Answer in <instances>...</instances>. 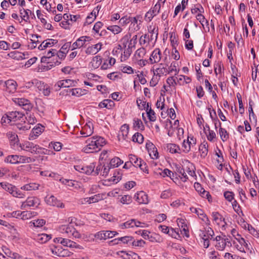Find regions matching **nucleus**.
I'll return each mask as SVG.
<instances>
[{
	"instance_id": "nucleus-1",
	"label": "nucleus",
	"mask_w": 259,
	"mask_h": 259,
	"mask_svg": "<svg viewBox=\"0 0 259 259\" xmlns=\"http://www.w3.org/2000/svg\"><path fill=\"white\" fill-rule=\"evenodd\" d=\"M87 145L83 148L85 153H91L100 150L106 144L105 140L100 136H94L86 141Z\"/></svg>"
},
{
	"instance_id": "nucleus-2",
	"label": "nucleus",
	"mask_w": 259,
	"mask_h": 259,
	"mask_svg": "<svg viewBox=\"0 0 259 259\" xmlns=\"http://www.w3.org/2000/svg\"><path fill=\"white\" fill-rule=\"evenodd\" d=\"M19 147L21 150L29 152L33 154H47L46 152L48 151V150L29 141H25L20 144Z\"/></svg>"
},
{
	"instance_id": "nucleus-3",
	"label": "nucleus",
	"mask_w": 259,
	"mask_h": 259,
	"mask_svg": "<svg viewBox=\"0 0 259 259\" xmlns=\"http://www.w3.org/2000/svg\"><path fill=\"white\" fill-rule=\"evenodd\" d=\"M40 203V199L35 196H30L27 198L25 201L22 203L21 208L22 209H27L31 207L37 208Z\"/></svg>"
},
{
	"instance_id": "nucleus-4",
	"label": "nucleus",
	"mask_w": 259,
	"mask_h": 259,
	"mask_svg": "<svg viewBox=\"0 0 259 259\" xmlns=\"http://www.w3.org/2000/svg\"><path fill=\"white\" fill-rule=\"evenodd\" d=\"M216 241L215 247L219 250H224L226 246L231 247L232 244L230 239L226 235L217 236L214 239Z\"/></svg>"
},
{
	"instance_id": "nucleus-5",
	"label": "nucleus",
	"mask_w": 259,
	"mask_h": 259,
	"mask_svg": "<svg viewBox=\"0 0 259 259\" xmlns=\"http://www.w3.org/2000/svg\"><path fill=\"white\" fill-rule=\"evenodd\" d=\"M168 60L169 59L166 56L164 57V58L162 60L163 63H160L158 65V67L156 68L154 70V74L155 75L161 77L162 76H165L167 74H168L167 69V66H168Z\"/></svg>"
},
{
	"instance_id": "nucleus-6",
	"label": "nucleus",
	"mask_w": 259,
	"mask_h": 259,
	"mask_svg": "<svg viewBox=\"0 0 259 259\" xmlns=\"http://www.w3.org/2000/svg\"><path fill=\"white\" fill-rule=\"evenodd\" d=\"M118 234L116 231L104 230L97 232L94 236L97 239L101 240L112 238Z\"/></svg>"
},
{
	"instance_id": "nucleus-7",
	"label": "nucleus",
	"mask_w": 259,
	"mask_h": 259,
	"mask_svg": "<svg viewBox=\"0 0 259 259\" xmlns=\"http://www.w3.org/2000/svg\"><path fill=\"white\" fill-rule=\"evenodd\" d=\"M95 167V165L94 163H91L89 165L86 166L81 164L74 166L76 170L87 175H90L93 172Z\"/></svg>"
},
{
	"instance_id": "nucleus-8",
	"label": "nucleus",
	"mask_w": 259,
	"mask_h": 259,
	"mask_svg": "<svg viewBox=\"0 0 259 259\" xmlns=\"http://www.w3.org/2000/svg\"><path fill=\"white\" fill-rule=\"evenodd\" d=\"M160 8V3H157L153 8H151L146 13L145 16V20L148 21H150L154 16H156L159 13Z\"/></svg>"
},
{
	"instance_id": "nucleus-9",
	"label": "nucleus",
	"mask_w": 259,
	"mask_h": 259,
	"mask_svg": "<svg viewBox=\"0 0 259 259\" xmlns=\"http://www.w3.org/2000/svg\"><path fill=\"white\" fill-rule=\"evenodd\" d=\"M14 101L26 111H30L33 107L31 103L28 100L24 98H16Z\"/></svg>"
},
{
	"instance_id": "nucleus-10",
	"label": "nucleus",
	"mask_w": 259,
	"mask_h": 259,
	"mask_svg": "<svg viewBox=\"0 0 259 259\" xmlns=\"http://www.w3.org/2000/svg\"><path fill=\"white\" fill-rule=\"evenodd\" d=\"M102 196L100 194H98L90 197L81 198L79 200V202L81 204H91L97 202L102 200Z\"/></svg>"
},
{
	"instance_id": "nucleus-11",
	"label": "nucleus",
	"mask_w": 259,
	"mask_h": 259,
	"mask_svg": "<svg viewBox=\"0 0 259 259\" xmlns=\"http://www.w3.org/2000/svg\"><path fill=\"white\" fill-rule=\"evenodd\" d=\"M162 58V55L159 49H155L151 53L150 58L149 62L150 64H153L159 62Z\"/></svg>"
},
{
	"instance_id": "nucleus-12",
	"label": "nucleus",
	"mask_w": 259,
	"mask_h": 259,
	"mask_svg": "<svg viewBox=\"0 0 259 259\" xmlns=\"http://www.w3.org/2000/svg\"><path fill=\"white\" fill-rule=\"evenodd\" d=\"M93 124L92 122H87L80 131V134L83 137H86L91 136L93 133Z\"/></svg>"
},
{
	"instance_id": "nucleus-13",
	"label": "nucleus",
	"mask_w": 259,
	"mask_h": 259,
	"mask_svg": "<svg viewBox=\"0 0 259 259\" xmlns=\"http://www.w3.org/2000/svg\"><path fill=\"white\" fill-rule=\"evenodd\" d=\"M232 235L239 243L241 246H244L246 249H249L248 244L246 242L245 239L242 238L238 232L235 229H232L231 231Z\"/></svg>"
},
{
	"instance_id": "nucleus-14",
	"label": "nucleus",
	"mask_w": 259,
	"mask_h": 259,
	"mask_svg": "<svg viewBox=\"0 0 259 259\" xmlns=\"http://www.w3.org/2000/svg\"><path fill=\"white\" fill-rule=\"evenodd\" d=\"M6 91L9 93H14L17 89V83L13 79H9L5 82Z\"/></svg>"
},
{
	"instance_id": "nucleus-15",
	"label": "nucleus",
	"mask_w": 259,
	"mask_h": 259,
	"mask_svg": "<svg viewBox=\"0 0 259 259\" xmlns=\"http://www.w3.org/2000/svg\"><path fill=\"white\" fill-rule=\"evenodd\" d=\"M45 201L47 203L50 205L61 208L64 207V204L58 201L57 198L53 195L49 197H46Z\"/></svg>"
},
{
	"instance_id": "nucleus-16",
	"label": "nucleus",
	"mask_w": 259,
	"mask_h": 259,
	"mask_svg": "<svg viewBox=\"0 0 259 259\" xmlns=\"http://www.w3.org/2000/svg\"><path fill=\"white\" fill-rule=\"evenodd\" d=\"M74 84V81L71 79H65L58 81L55 87L56 90H60L61 88H69Z\"/></svg>"
},
{
	"instance_id": "nucleus-17",
	"label": "nucleus",
	"mask_w": 259,
	"mask_h": 259,
	"mask_svg": "<svg viewBox=\"0 0 259 259\" xmlns=\"http://www.w3.org/2000/svg\"><path fill=\"white\" fill-rule=\"evenodd\" d=\"M117 254L124 259H141L140 257L136 253L125 251H120L117 252Z\"/></svg>"
},
{
	"instance_id": "nucleus-18",
	"label": "nucleus",
	"mask_w": 259,
	"mask_h": 259,
	"mask_svg": "<svg viewBox=\"0 0 259 259\" xmlns=\"http://www.w3.org/2000/svg\"><path fill=\"white\" fill-rule=\"evenodd\" d=\"M135 197L139 204H147L149 202L148 195L143 191L137 193Z\"/></svg>"
},
{
	"instance_id": "nucleus-19",
	"label": "nucleus",
	"mask_w": 259,
	"mask_h": 259,
	"mask_svg": "<svg viewBox=\"0 0 259 259\" xmlns=\"http://www.w3.org/2000/svg\"><path fill=\"white\" fill-rule=\"evenodd\" d=\"M60 243L64 246L69 247L71 248H76L78 249H82V247L77 244L75 242L66 238H59Z\"/></svg>"
},
{
	"instance_id": "nucleus-20",
	"label": "nucleus",
	"mask_w": 259,
	"mask_h": 259,
	"mask_svg": "<svg viewBox=\"0 0 259 259\" xmlns=\"http://www.w3.org/2000/svg\"><path fill=\"white\" fill-rule=\"evenodd\" d=\"M129 131V126L127 124H124L122 125L118 133L119 140H126L127 138Z\"/></svg>"
},
{
	"instance_id": "nucleus-21",
	"label": "nucleus",
	"mask_w": 259,
	"mask_h": 259,
	"mask_svg": "<svg viewBox=\"0 0 259 259\" xmlns=\"http://www.w3.org/2000/svg\"><path fill=\"white\" fill-rule=\"evenodd\" d=\"M102 46V44L101 42L90 46L86 49L85 53L92 55L96 54L101 50Z\"/></svg>"
},
{
	"instance_id": "nucleus-22",
	"label": "nucleus",
	"mask_w": 259,
	"mask_h": 259,
	"mask_svg": "<svg viewBox=\"0 0 259 259\" xmlns=\"http://www.w3.org/2000/svg\"><path fill=\"white\" fill-rule=\"evenodd\" d=\"M36 84L37 86V88L40 91H42V94L45 96H49L50 93V87L47 85L44 84V82L41 81H37L36 82Z\"/></svg>"
},
{
	"instance_id": "nucleus-23",
	"label": "nucleus",
	"mask_w": 259,
	"mask_h": 259,
	"mask_svg": "<svg viewBox=\"0 0 259 259\" xmlns=\"http://www.w3.org/2000/svg\"><path fill=\"white\" fill-rule=\"evenodd\" d=\"M52 252L53 254L59 256H69L71 254V252L67 249L58 248L57 247L52 249Z\"/></svg>"
},
{
	"instance_id": "nucleus-24",
	"label": "nucleus",
	"mask_w": 259,
	"mask_h": 259,
	"mask_svg": "<svg viewBox=\"0 0 259 259\" xmlns=\"http://www.w3.org/2000/svg\"><path fill=\"white\" fill-rule=\"evenodd\" d=\"M44 127L42 126L34 127L29 135V139L32 140L36 139L43 131Z\"/></svg>"
},
{
	"instance_id": "nucleus-25",
	"label": "nucleus",
	"mask_w": 259,
	"mask_h": 259,
	"mask_svg": "<svg viewBox=\"0 0 259 259\" xmlns=\"http://www.w3.org/2000/svg\"><path fill=\"white\" fill-rule=\"evenodd\" d=\"M9 118L11 121H17L23 119L24 114L18 111H12L9 113Z\"/></svg>"
},
{
	"instance_id": "nucleus-26",
	"label": "nucleus",
	"mask_w": 259,
	"mask_h": 259,
	"mask_svg": "<svg viewBox=\"0 0 259 259\" xmlns=\"http://www.w3.org/2000/svg\"><path fill=\"white\" fill-rule=\"evenodd\" d=\"M134 48L133 46L128 45V47L126 49L123 50L122 52H121V56L120 60L121 61H126L130 56L131 54L132 53V48Z\"/></svg>"
},
{
	"instance_id": "nucleus-27",
	"label": "nucleus",
	"mask_w": 259,
	"mask_h": 259,
	"mask_svg": "<svg viewBox=\"0 0 259 259\" xmlns=\"http://www.w3.org/2000/svg\"><path fill=\"white\" fill-rule=\"evenodd\" d=\"M199 151L200 153V156L202 158H204L207 155L208 153V144L206 142L201 143L199 147Z\"/></svg>"
},
{
	"instance_id": "nucleus-28",
	"label": "nucleus",
	"mask_w": 259,
	"mask_h": 259,
	"mask_svg": "<svg viewBox=\"0 0 259 259\" xmlns=\"http://www.w3.org/2000/svg\"><path fill=\"white\" fill-rule=\"evenodd\" d=\"M219 121V125L220 126L219 128V134L221 137V140L223 142L226 141L229 138V133L224 128L221 127V123Z\"/></svg>"
},
{
	"instance_id": "nucleus-29",
	"label": "nucleus",
	"mask_w": 259,
	"mask_h": 259,
	"mask_svg": "<svg viewBox=\"0 0 259 259\" xmlns=\"http://www.w3.org/2000/svg\"><path fill=\"white\" fill-rule=\"evenodd\" d=\"M167 69L168 74L171 73L173 72H175V75L178 74L179 72V69L178 68V63L176 61H172L169 66H167Z\"/></svg>"
},
{
	"instance_id": "nucleus-30",
	"label": "nucleus",
	"mask_w": 259,
	"mask_h": 259,
	"mask_svg": "<svg viewBox=\"0 0 259 259\" xmlns=\"http://www.w3.org/2000/svg\"><path fill=\"white\" fill-rule=\"evenodd\" d=\"M114 105V102L112 100L110 99H105L99 103V106L101 108L111 109Z\"/></svg>"
},
{
	"instance_id": "nucleus-31",
	"label": "nucleus",
	"mask_w": 259,
	"mask_h": 259,
	"mask_svg": "<svg viewBox=\"0 0 259 259\" xmlns=\"http://www.w3.org/2000/svg\"><path fill=\"white\" fill-rule=\"evenodd\" d=\"M167 150L171 153H181V150L180 147L175 144H167Z\"/></svg>"
},
{
	"instance_id": "nucleus-32",
	"label": "nucleus",
	"mask_w": 259,
	"mask_h": 259,
	"mask_svg": "<svg viewBox=\"0 0 259 259\" xmlns=\"http://www.w3.org/2000/svg\"><path fill=\"white\" fill-rule=\"evenodd\" d=\"M131 25L129 28L130 30L136 31L140 29L139 26V23L138 24V21L136 20V18L134 17H130Z\"/></svg>"
},
{
	"instance_id": "nucleus-33",
	"label": "nucleus",
	"mask_w": 259,
	"mask_h": 259,
	"mask_svg": "<svg viewBox=\"0 0 259 259\" xmlns=\"http://www.w3.org/2000/svg\"><path fill=\"white\" fill-rule=\"evenodd\" d=\"M51 238V235L46 234H38L36 237V240L40 243H45Z\"/></svg>"
},
{
	"instance_id": "nucleus-34",
	"label": "nucleus",
	"mask_w": 259,
	"mask_h": 259,
	"mask_svg": "<svg viewBox=\"0 0 259 259\" xmlns=\"http://www.w3.org/2000/svg\"><path fill=\"white\" fill-rule=\"evenodd\" d=\"M39 184L35 183H31L26 184L21 187V189L25 191H31L38 189Z\"/></svg>"
},
{
	"instance_id": "nucleus-35",
	"label": "nucleus",
	"mask_w": 259,
	"mask_h": 259,
	"mask_svg": "<svg viewBox=\"0 0 259 259\" xmlns=\"http://www.w3.org/2000/svg\"><path fill=\"white\" fill-rule=\"evenodd\" d=\"M146 53V51L144 48H141L138 49L134 55L136 60L143 59Z\"/></svg>"
},
{
	"instance_id": "nucleus-36",
	"label": "nucleus",
	"mask_w": 259,
	"mask_h": 259,
	"mask_svg": "<svg viewBox=\"0 0 259 259\" xmlns=\"http://www.w3.org/2000/svg\"><path fill=\"white\" fill-rule=\"evenodd\" d=\"M129 162L131 163L132 165L138 167L139 164L141 162V159L138 158V157L135 155L130 154L129 156Z\"/></svg>"
},
{
	"instance_id": "nucleus-37",
	"label": "nucleus",
	"mask_w": 259,
	"mask_h": 259,
	"mask_svg": "<svg viewBox=\"0 0 259 259\" xmlns=\"http://www.w3.org/2000/svg\"><path fill=\"white\" fill-rule=\"evenodd\" d=\"M21 219L23 220L30 219L36 214V212L35 211L28 210L21 211Z\"/></svg>"
},
{
	"instance_id": "nucleus-38",
	"label": "nucleus",
	"mask_w": 259,
	"mask_h": 259,
	"mask_svg": "<svg viewBox=\"0 0 259 259\" xmlns=\"http://www.w3.org/2000/svg\"><path fill=\"white\" fill-rule=\"evenodd\" d=\"M212 216L213 217V221L217 225H222V223L224 222V218H223V217L218 212H213L212 213Z\"/></svg>"
},
{
	"instance_id": "nucleus-39",
	"label": "nucleus",
	"mask_w": 259,
	"mask_h": 259,
	"mask_svg": "<svg viewBox=\"0 0 259 259\" xmlns=\"http://www.w3.org/2000/svg\"><path fill=\"white\" fill-rule=\"evenodd\" d=\"M8 55L10 57L16 60H21L24 58V54L18 51L11 52Z\"/></svg>"
},
{
	"instance_id": "nucleus-40",
	"label": "nucleus",
	"mask_w": 259,
	"mask_h": 259,
	"mask_svg": "<svg viewBox=\"0 0 259 259\" xmlns=\"http://www.w3.org/2000/svg\"><path fill=\"white\" fill-rule=\"evenodd\" d=\"M133 126L137 130H144V125L141 119L135 118L133 120Z\"/></svg>"
},
{
	"instance_id": "nucleus-41",
	"label": "nucleus",
	"mask_w": 259,
	"mask_h": 259,
	"mask_svg": "<svg viewBox=\"0 0 259 259\" xmlns=\"http://www.w3.org/2000/svg\"><path fill=\"white\" fill-rule=\"evenodd\" d=\"M70 93L72 96L79 97L86 94L85 90H82L80 88H75L70 90Z\"/></svg>"
},
{
	"instance_id": "nucleus-42",
	"label": "nucleus",
	"mask_w": 259,
	"mask_h": 259,
	"mask_svg": "<svg viewBox=\"0 0 259 259\" xmlns=\"http://www.w3.org/2000/svg\"><path fill=\"white\" fill-rule=\"evenodd\" d=\"M0 185L1 186L3 189L6 190V191H8L11 194H12V191H13L15 188L16 187L15 186H13L12 185L6 182H2L0 183Z\"/></svg>"
},
{
	"instance_id": "nucleus-43",
	"label": "nucleus",
	"mask_w": 259,
	"mask_h": 259,
	"mask_svg": "<svg viewBox=\"0 0 259 259\" xmlns=\"http://www.w3.org/2000/svg\"><path fill=\"white\" fill-rule=\"evenodd\" d=\"M18 155H11L6 157L5 162L11 164H18Z\"/></svg>"
},
{
	"instance_id": "nucleus-44",
	"label": "nucleus",
	"mask_w": 259,
	"mask_h": 259,
	"mask_svg": "<svg viewBox=\"0 0 259 259\" xmlns=\"http://www.w3.org/2000/svg\"><path fill=\"white\" fill-rule=\"evenodd\" d=\"M122 163L123 161L119 158L116 157L111 159L109 165L110 167L114 168L118 167Z\"/></svg>"
},
{
	"instance_id": "nucleus-45",
	"label": "nucleus",
	"mask_w": 259,
	"mask_h": 259,
	"mask_svg": "<svg viewBox=\"0 0 259 259\" xmlns=\"http://www.w3.org/2000/svg\"><path fill=\"white\" fill-rule=\"evenodd\" d=\"M19 11L22 20L25 22H27L29 19L28 14L29 13H31V11L29 9L25 10L23 8L20 9Z\"/></svg>"
},
{
	"instance_id": "nucleus-46",
	"label": "nucleus",
	"mask_w": 259,
	"mask_h": 259,
	"mask_svg": "<svg viewBox=\"0 0 259 259\" xmlns=\"http://www.w3.org/2000/svg\"><path fill=\"white\" fill-rule=\"evenodd\" d=\"M206 232L205 231L200 230L199 236L202 238L203 241V247L205 248H207L209 246V239H208V238H206V236H205Z\"/></svg>"
},
{
	"instance_id": "nucleus-47",
	"label": "nucleus",
	"mask_w": 259,
	"mask_h": 259,
	"mask_svg": "<svg viewBox=\"0 0 259 259\" xmlns=\"http://www.w3.org/2000/svg\"><path fill=\"white\" fill-rule=\"evenodd\" d=\"M132 139V140L134 142H137L139 144H142L144 141L143 136L139 133H135L133 135Z\"/></svg>"
},
{
	"instance_id": "nucleus-48",
	"label": "nucleus",
	"mask_w": 259,
	"mask_h": 259,
	"mask_svg": "<svg viewBox=\"0 0 259 259\" xmlns=\"http://www.w3.org/2000/svg\"><path fill=\"white\" fill-rule=\"evenodd\" d=\"M152 148L149 150V154L152 159H155L158 158V152L157 148L152 145Z\"/></svg>"
},
{
	"instance_id": "nucleus-49",
	"label": "nucleus",
	"mask_w": 259,
	"mask_h": 259,
	"mask_svg": "<svg viewBox=\"0 0 259 259\" xmlns=\"http://www.w3.org/2000/svg\"><path fill=\"white\" fill-rule=\"evenodd\" d=\"M131 36V33H127L121 38V39L120 40V42L122 44V45H129Z\"/></svg>"
},
{
	"instance_id": "nucleus-50",
	"label": "nucleus",
	"mask_w": 259,
	"mask_h": 259,
	"mask_svg": "<svg viewBox=\"0 0 259 259\" xmlns=\"http://www.w3.org/2000/svg\"><path fill=\"white\" fill-rule=\"evenodd\" d=\"M107 29L114 34H118L122 31V29L118 25H112L108 27Z\"/></svg>"
},
{
	"instance_id": "nucleus-51",
	"label": "nucleus",
	"mask_w": 259,
	"mask_h": 259,
	"mask_svg": "<svg viewBox=\"0 0 259 259\" xmlns=\"http://www.w3.org/2000/svg\"><path fill=\"white\" fill-rule=\"evenodd\" d=\"M119 239L120 242H122L124 244L131 245L132 243L133 237L130 236H126L122 237H120Z\"/></svg>"
},
{
	"instance_id": "nucleus-52",
	"label": "nucleus",
	"mask_w": 259,
	"mask_h": 259,
	"mask_svg": "<svg viewBox=\"0 0 259 259\" xmlns=\"http://www.w3.org/2000/svg\"><path fill=\"white\" fill-rule=\"evenodd\" d=\"M12 195L15 197L17 198H24L25 197V194L23 193L20 190H18L16 187L15 188L13 191H12Z\"/></svg>"
},
{
	"instance_id": "nucleus-53",
	"label": "nucleus",
	"mask_w": 259,
	"mask_h": 259,
	"mask_svg": "<svg viewBox=\"0 0 259 259\" xmlns=\"http://www.w3.org/2000/svg\"><path fill=\"white\" fill-rule=\"evenodd\" d=\"M173 193L170 189L166 190L162 192L160 197L162 199H167L172 196Z\"/></svg>"
},
{
	"instance_id": "nucleus-54",
	"label": "nucleus",
	"mask_w": 259,
	"mask_h": 259,
	"mask_svg": "<svg viewBox=\"0 0 259 259\" xmlns=\"http://www.w3.org/2000/svg\"><path fill=\"white\" fill-rule=\"evenodd\" d=\"M89 38L90 37L87 36H82L78 38L77 40L78 42V45L80 48L82 47L85 45V43L87 41H89Z\"/></svg>"
},
{
	"instance_id": "nucleus-55",
	"label": "nucleus",
	"mask_w": 259,
	"mask_h": 259,
	"mask_svg": "<svg viewBox=\"0 0 259 259\" xmlns=\"http://www.w3.org/2000/svg\"><path fill=\"white\" fill-rule=\"evenodd\" d=\"M132 201V197L129 195H123L120 199V202L122 204H128L131 203Z\"/></svg>"
},
{
	"instance_id": "nucleus-56",
	"label": "nucleus",
	"mask_w": 259,
	"mask_h": 259,
	"mask_svg": "<svg viewBox=\"0 0 259 259\" xmlns=\"http://www.w3.org/2000/svg\"><path fill=\"white\" fill-rule=\"evenodd\" d=\"M203 231L206 232L205 236H206V238H208V239H211V238L214 235V233L213 230L210 227L205 228V230Z\"/></svg>"
},
{
	"instance_id": "nucleus-57",
	"label": "nucleus",
	"mask_w": 259,
	"mask_h": 259,
	"mask_svg": "<svg viewBox=\"0 0 259 259\" xmlns=\"http://www.w3.org/2000/svg\"><path fill=\"white\" fill-rule=\"evenodd\" d=\"M186 141L188 142V144L190 145V148L193 147L196 144V139L192 136H188Z\"/></svg>"
},
{
	"instance_id": "nucleus-58",
	"label": "nucleus",
	"mask_w": 259,
	"mask_h": 259,
	"mask_svg": "<svg viewBox=\"0 0 259 259\" xmlns=\"http://www.w3.org/2000/svg\"><path fill=\"white\" fill-rule=\"evenodd\" d=\"M147 114L148 115V117L150 121H155L156 118L155 113L154 111L151 109V108H150L149 110H148V111L147 112Z\"/></svg>"
},
{
	"instance_id": "nucleus-59",
	"label": "nucleus",
	"mask_w": 259,
	"mask_h": 259,
	"mask_svg": "<svg viewBox=\"0 0 259 259\" xmlns=\"http://www.w3.org/2000/svg\"><path fill=\"white\" fill-rule=\"evenodd\" d=\"M103 168L101 169V171L100 175L103 177H107L109 174L110 169L111 167L109 165H103L102 166Z\"/></svg>"
},
{
	"instance_id": "nucleus-60",
	"label": "nucleus",
	"mask_w": 259,
	"mask_h": 259,
	"mask_svg": "<svg viewBox=\"0 0 259 259\" xmlns=\"http://www.w3.org/2000/svg\"><path fill=\"white\" fill-rule=\"evenodd\" d=\"M7 137L10 141L14 142H16L18 139L17 135L12 132H8L7 133Z\"/></svg>"
},
{
	"instance_id": "nucleus-61",
	"label": "nucleus",
	"mask_w": 259,
	"mask_h": 259,
	"mask_svg": "<svg viewBox=\"0 0 259 259\" xmlns=\"http://www.w3.org/2000/svg\"><path fill=\"white\" fill-rule=\"evenodd\" d=\"M101 63V58L100 56H96L93 59L92 64L93 66L98 67Z\"/></svg>"
},
{
	"instance_id": "nucleus-62",
	"label": "nucleus",
	"mask_w": 259,
	"mask_h": 259,
	"mask_svg": "<svg viewBox=\"0 0 259 259\" xmlns=\"http://www.w3.org/2000/svg\"><path fill=\"white\" fill-rule=\"evenodd\" d=\"M11 122V121L9 118V113L7 115L3 116L1 120L2 124L4 125H6L7 124H9Z\"/></svg>"
},
{
	"instance_id": "nucleus-63",
	"label": "nucleus",
	"mask_w": 259,
	"mask_h": 259,
	"mask_svg": "<svg viewBox=\"0 0 259 259\" xmlns=\"http://www.w3.org/2000/svg\"><path fill=\"white\" fill-rule=\"evenodd\" d=\"M138 167H139L143 171L148 174L149 171L147 164L143 160H141V162L139 164Z\"/></svg>"
},
{
	"instance_id": "nucleus-64",
	"label": "nucleus",
	"mask_w": 259,
	"mask_h": 259,
	"mask_svg": "<svg viewBox=\"0 0 259 259\" xmlns=\"http://www.w3.org/2000/svg\"><path fill=\"white\" fill-rule=\"evenodd\" d=\"M208 133H206L207 140L209 141H212L216 137V134L215 132L212 130H209Z\"/></svg>"
}]
</instances>
